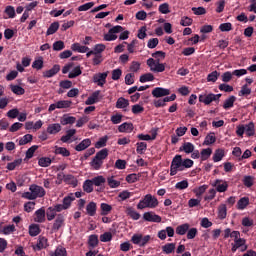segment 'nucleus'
<instances>
[{
  "instance_id": "nucleus-56",
  "label": "nucleus",
  "mask_w": 256,
  "mask_h": 256,
  "mask_svg": "<svg viewBox=\"0 0 256 256\" xmlns=\"http://www.w3.org/2000/svg\"><path fill=\"white\" fill-rule=\"evenodd\" d=\"M32 68L36 69L37 71H41V69H43V57H39L38 59L34 60L32 63Z\"/></svg>"
},
{
  "instance_id": "nucleus-23",
  "label": "nucleus",
  "mask_w": 256,
  "mask_h": 256,
  "mask_svg": "<svg viewBox=\"0 0 256 256\" xmlns=\"http://www.w3.org/2000/svg\"><path fill=\"white\" fill-rule=\"evenodd\" d=\"M58 71H61V67L59 65H54L50 70L43 73V77H46L47 79L54 77V75H57Z\"/></svg>"
},
{
  "instance_id": "nucleus-24",
  "label": "nucleus",
  "mask_w": 256,
  "mask_h": 256,
  "mask_svg": "<svg viewBox=\"0 0 256 256\" xmlns=\"http://www.w3.org/2000/svg\"><path fill=\"white\" fill-rule=\"evenodd\" d=\"M180 151H184V153L189 155L190 153H193V151H195V145H193V143H191V142H185L180 147Z\"/></svg>"
},
{
  "instance_id": "nucleus-51",
  "label": "nucleus",
  "mask_w": 256,
  "mask_h": 256,
  "mask_svg": "<svg viewBox=\"0 0 256 256\" xmlns=\"http://www.w3.org/2000/svg\"><path fill=\"white\" fill-rule=\"evenodd\" d=\"M51 256H67V249L63 246H58Z\"/></svg>"
},
{
  "instance_id": "nucleus-53",
  "label": "nucleus",
  "mask_w": 256,
  "mask_h": 256,
  "mask_svg": "<svg viewBox=\"0 0 256 256\" xmlns=\"http://www.w3.org/2000/svg\"><path fill=\"white\" fill-rule=\"evenodd\" d=\"M149 81H155V76L152 73H146L140 76V83H147Z\"/></svg>"
},
{
  "instance_id": "nucleus-28",
  "label": "nucleus",
  "mask_w": 256,
  "mask_h": 256,
  "mask_svg": "<svg viewBox=\"0 0 256 256\" xmlns=\"http://www.w3.org/2000/svg\"><path fill=\"white\" fill-rule=\"evenodd\" d=\"M75 133H77L76 129L67 130L66 135L62 136L60 141H62V143H69V141H71V137H73Z\"/></svg>"
},
{
  "instance_id": "nucleus-54",
  "label": "nucleus",
  "mask_w": 256,
  "mask_h": 256,
  "mask_svg": "<svg viewBox=\"0 0 256 256\" xmlns=\"http://www.w3.org/2000/svg\"><path fill=\"white\" fill-rule=\"evenodd\" d=\"M217 141V138L215 137V133H210L205 137L203 145H213Z\"/></svg>"
},
{
  "instance_id": "nucleus-62",
  "label": "nucleus",
  "mask_w": 256,
  "mask_h": 256,
  "mask_svg": "<svg viewBox=\"0 0 256 256\" xmlns=\"http://www.w3.org/2000/svg\"><path fill=\"white\" fill-rule=\"evenodd\" d=\"M4 13L9 17V19H15V7L6 6Z\"/></svg>"
},
{
  "instance_id": "nucleus-63",
  "label": "nucleus",
  "mask_w": 256,
  "mask_h": 256,
  "mask_svg": "<svg viewBox=\"0 0 256 256\" xmlns=\"http://www.w3.org/2000/svg\"><path fill=\"white\" fill-rule=\"evenodd\" d=\"M65 49V42L59 40L53 43V51H63Z\"/></svg>"
},
{
  "instance_id": "nucleus-9",
  "label": "nucleus",
  "mask_w": 256,
  "mask_h": 256,
  "mask_svg": "<svg viewBox=\"0 0 256 256\" xmlns=\"http://www.w3.org/2000/svg\"><path fill=\"white\" fill-rule=\"evenodd\" d=\"M124 29L122 26L112 27L107 34L104 35V41H115L117 39V33H123Z\"/></svg>"
},
{
  "instance_id": "nucleus-41",
  "label": "nucleus",
  "mask_w": 256,
  "mask_h": 256,
  "mask_svg": "<svg viewBox=\"0 0 256 256\" xmlns=\"http://www.w3.org/2000/svg\"><path fill=\"white\" fill-rule=\"evenodd\" d=\"M64 183H67V185H72L73 187H77L78 180L75 176L67 174Z\"/></svg>"
},
{
  "instance_id": "nucleus-42",
  "label": "nucleus",
  "mask_w": 256,
  "mask_h": 256,
  "mask_svg": "<svg viewBox=\"0 0 256 256\" xmlns=\"http://www.w3.org/2000/svg\"><path fill=\"white\" fill-rule=\"evenodd\" d=\"M74 199H75V196L73 194H70L63 198L62 205H64L66 209H69Z\"/></svg>"
},
{
  "instance_id": "nucleus-27",
  "label": "nucleus",
  "mask_w": 256,
  "mask_h": 256,
  "mask_svg": "<svg viewBox=\"0 0 256 256\" xmlns=\"http://www.w3.org/2000/svg\"><path fill=\"white\" fill-rule=\"evenodd\" d=\"M55 155H62V157H69L71 152L65 147L55 146L54 150Z\"/></svg>"
},
{
  "instance_id": "nucleus-34",
  "label": "nucleus",
  "mask_w": 256,
  "mask_h": 256,
  "mask_svg": "<svg viewBox=\"0 0 256 256\" xmlns=\"http://www.w3.org/2000/svg\"><path fill=\"white\" fill-rule=\"evenodd\" d=\"M91 181H92V184L95 185V187H101V185H105L107 179H105V177L100 175L92 178Z\"/></svg>"
},
{
  "instance_id": "nucleus-61",
  "label": "nucleus",
  "mask_w": 256,
  "mask_h": 256,
  "mask_svg": "<svg viewBox=\"0 0 256 256\" xmlns=\"http://www.w3.org/2000/svg\"><path fill=\"white\" fill-rule=\"evenodd\" d=\"M88 244L90 247H97L99 245V237L97 235H90Z\"/></svg>"
},
{
  "instance_id": "nucleus-3",
  "label": "nucleus",
  "mask_w": 256,
  "mask_h": 256,
  "mask_svg": "<svg viewBox=\"0 0 256 256\" xmlns=\"http://www.w3.org/2000/svg\"><path fill=\"white\" fill-rule=\"evenodd\" d=\"M109 157V150L107 148H104L100 151H98L95 155V157L90 162V166L94 171H99L101 167H103V160Z\"/></svg>"
},
{
  "instance_id": "nucleus-52",
  "label": "nucleus",
  "mask_w": 256,
  "mask_h": 256,
  "mask_svg": "<svg viewBox=\"0 0 256 256\" xmlns=\"http://www.w3.org/2000/svg\"><path fill=\"white\" fill-rule=\"evenodd\" d=\"M162 251L169 255L175 251V243H167L162 247Z\"/></svg>"
},
{
  "instance_id": "nucleus-10",
  "label": "nucleus",
  "mask_w": 256,
  "mask_h": 256,
  "mask_svg": "<svg viewBox=\"0 0 256 256\" xmlns=\"http://www.w3.org/2000/svg\"><path fill=\"white\" fill-rule=\"evenodd\" d=\"M71 105H73V102L69 100H60L54 104H51L48 111L51 113L52 111H55V109H69Z\"/></svg>"
},
{
  "instance_id": "nucleus-2",
  "label": "nucleus",
  "mask_w": 256,
  "mask_h": 256,
  "mask_svg": "<svg viewBox=\"0 0 256 256\" xmlns=\"http://www.w3.org/2000/svg\"><path fill=\"white\" fill-rule=\"evenodd\" d=\"M159 207V200L152 194H146L137 204V209H155Z\"/></svg>"
},
{
  "instance_id": "nucleus-20",
  "label": "nucleus",
  "mask_w": 256,
  "mask_h": 256,
  "mask_svg": "<svg viewBox=\"0 0 256 256\" xmlns=\"http://www.w3.org/2000/svg\"><path fill=\"white\" fill-rule=\"evenodd\" d=\"M135 129L133 123L124 122L120 126H118L119 133H131Z\"/></svg>"
},
{
  "instance_id": "nucleus-35",
  "label": "nucleus",
  "mask_w": 256,
  "mask_h": 256,
  "mask_svg": "<svg viewBox=\"0 0 256 256\" xmlns=\"http://www.w3.org/2000/svg\"><path fill=\"white\" fill-rule=\"evenodd\" d=\"M86 211L90 217H94L95 213H97V204L95 202H90L86 206Z\"/></svg>"
},
{
  "instance_id": "nucleus-30",
  "label": "nucleus",
  "mask_w": 256,
  "mask_h": 256,
  "mask_svg": "<svg viewBox=\"0 0 256 256\" xmlns=\"http://www.w3.org/2000/svg\"><path fill=\"white\" fill-rule=\"evenodd\" d=\"M129 107V100L125 99L124 97L118 98L116 101V108L117 109H127Z\"/></svg>"
},
{
  "instance_id": "nucleus-19",
  "label": "nucleus",
  "mask_w": 256,
  "mask_h": 256,
  "mask_svg": "<svg viewBox=\"0 0 256 256\" xmlns=\"http://www.w3.org/2000/svg\"><path fill=\"white\" fill-rule=\"evenodd\" d=\"M49 244H47V238L39 236L37 244L33 247L34 251H41V249H47Z\"/></svg>"
},
{
  "instance_id": "nucleus-39",
  "label": "nucleus",
  "mask_w": 256,
  "mask_h": 256,
  "mask_svg": "<svg viewBox=\"0 0 256 256\" xmlns=\"http://www.w3.org/2000/svg\"><path fill=\"white\" fill-rule=\"evenodd\" d=\"M158 11L162 15H169V13H171V9L169 8V3L165 2L160 4L158 7Z\"/></svg>"
},
{
  "instance_id": "nucleus-60",
  "label": "nucleus",
  "mask_w": 256,
  "mask_h": 256,
  "mask_svg": "<svg viewBox=\"0 0 256 256\" xmlns=\"http://www.w3.org/2000/svg\"><path fill=\"white\" fill-rule=\"evenodd\" d=\"M33 141V135L26 134L19 140V145H27V143H31Z\"/></svg>"
},
{
  "instance_id": "nucleus-58",
  "label": "nucleus",
  "mask_w": 256,
  "mask_h": 256,
  "mask_svg": "<svg viewBox=\"0 0 256 256\" xmlns=\"http://www.w3.org/2000/svg\"><path fill=\"white\" fill-rule=\"evenodd\" d=\"M136 151L139 155H143V153H145V151H147V143L145 142H138L136 144Z\"/></svg>"
},
{
  "instance_id": "nucleus-46",
  "label": "nucleus",
  "mask_w": 256,
  "mask_h": 256,
  "mask_svg": "<svg viewBox=\"0 0 256 256\" xmlns=\"http://www.w3.org/2000/svg\"><path fill=\"white\" fill-rule=\"evenodd\" d=\"M187 231H189V224L188 223L179 225L176 228L177 235H185V233H187Z\"/></svg>"
},
{
  "instance_id": "nucleus-33",
  "label": "nucleus",
  "mask_w": 256,
  "mask_h": 256,
  "mask_svg": "<svg viewBox=\"0 0 256 256\" xmlns=\"http://www.w3.org/2000/svg\"><path fill=\"white\" fill-rule=\"evenodd\" d=\"M41 233V228L38 224H32L29 226V235L30 237H37Z\"/></svg>"
},
{
  "instance_id": "nucleus-48",
  "label": "nucleus",
  "mask_w": 256,
  "mask_h": 256,
  "mask_svg": "<svg viewBox=\"0 0 256 256\" xmlns=\"http://www.w3.org/2000/svg\"><path fill=\"white\" fill-rule=\"evenodd\" d=\"M10 89L15 95H25V89L19 85H11Z\"/></svg>"
},
{
  "instance_id": "nucleus-32",
  "label": "nucleus",
  "mask_w": 256,
  "mask_h": 256,
  "mask_svg": "<svg viewBox=\"0 0 256 256\" xmlns=\"http://www.w3.org/2000/svg\"><path fill=\"white\" fill-rule=\"evenodd\" d=\"M46 217H47V221H53V219L57 217V211L55 210L54 206H50L47 208Z\"/></svg>"
},
{
  "instance_id": "nucleus-8",
  "label": "nucleus",
  "mask_w": 256,
  "mask_h": 256,
  "mask_svg": "<svg viewBox=\"0 0 256 256\" xmlns=\"http://www.w3.org/2000/svg\"><path fill=\"white\" fill-rule=\"evenodd\" d=\"M131 241L134 245H138L139 247H145V245H147V243L151 241V236H142L141 234H134L131 238Z\"/></svg>"
},
{
  "instance_id": "nucleus-13",
  "label": "nucleus",
  "mask_w": 256,
  "mask_h": 256,
  "mask_svg": "<svg viewBox=\"0 0 256 256\" xmlns=\"http://www.w3.org/2000/svg\"><path fill=\"white\" fill-rule=\"evenodd\" d=\"M167 95H171V90L162 87H156L152 90V96L156 99L161 97H167Z\"/></svg>"
},
{
  "instance_id": "nucleus-17",
  "label": "nucleus",
  "mask_w": 256,
  "mask_h": 256,
  "mask_svg": "<svg viewBox=\"0 0 256 256\" xmlns=\"http://www.w3.org/2000/svg\"><path fill=\"white\" fill-rule=\"evenodd\" d=\"M65 226V216L63 214H58L53 225H52V231H59L61 227Z\"/></svg>"
},
{
  "instance_id": "nucleus-43",
  "label": "nucleus",
  "mask_w": 256,
  "mask_h": 256,
  "mask_svg": "<svg viewBox=\"0 0 256 256\" xmlns=\"http://www.w3.org/2000/svg\"><path fill=\"white\" fill-rule=\"evenodd\" d=\"M57 31H59V22H54L52 23L47 32H46V35L49 36V35H55V33H57Z\"/></svg>"
},
{
  "instance_id": "nucleus-57",
  "label": "nucleus",
  "mask_w": 256,
  "mask_h": 256,
  "mask_svg": "<svg viewBox=\"0 0 256 256\" xmlns=\"http://www.w3.org/2000/svg\"><path fill=\"white\" fill-rule=\"evenodd\" d=\"M83 71H81L80 66H76L69 74L68 77L69 79H75V77H79Z\"/></svg>"
},
{
  "instance_id": "nucleus-1",
  "label": "nucleus",
  "mask_w": 256,
  "mask_h": 256,
  "mask_svg": "<svg viewBox=\"0 0 256 256\" xmlns=\"http://www.w3.org/2000/svg\"><path fill=\"white\" fill-rule=\"evenodd\" d=\"M29 191L30 192L23 193L22 197L24 199H29L30 201H34V199L45 197L46 195L45 188L37 184L30 185Z\"/></svg>"
},
{
  "instance_id": "nucleus-37",
  "label": "nucleus",
  "mask_w": 256,
  "mask_h": 256,
  "mask_svg": "<svg viewBox=\"0 0 256 256\" xmlns=\"http://www.w3.org/2000/svg\"><path fill=\"white\" fill-rule=\"evenodd\" d=\"M248 205H249V198L243 197L237 202V209H239L240 211H243V209H246Z\"/></svg>"
},
{
  "instance_id": "nucleus-31",
  "label": "nucleus",
  "mask_w": 256,
  "mask_h": 256,
  "mask_svg": "<svg viewBox=\"0 0 256 256\" xmlns=\"http://www.w3.org/2000/svg\"><path fill=\"white\" fill-rule=\"evenodd\" d=\"M107 183L110 189H117L121 185V181L116 180L115 176H110L107 178Z\"/></svg>"
},
{
  "instance_id": "nucleus-40",
  "label": "nucleus",
  "mask_w": 256,
  "mask_h": 256,
  "mask_svg": "<svg viewBox=\"0 0 256 256\" xmlns=\"http://www.w3.org/2000/svg\"><path fill=\"white\" fill-rule=\"evenodd\" d=\"M218 217L219 219H225L227 217V205L220 204L218 206Z\"/></svg>"
},
{
  "instance_id": "nucleus-21",
  "label": "nucleus",
  "mask_w": 256,
  "mask_h": 256,
  "mask_svg": "<svg viewBox=\"0 0 256 256\" xmlns=\"http://www.w3.org/2000/svg\"><path fill=\"white\" fill-rule=\"evenodd\" d=\"M61 129H62L61 124L54 123V124L48 125L46 131L48 135H57V133H60Z\"/></svg>"
},
{
  "instance_id": "nucleus-16",
  "label": "nucleus",
  "mask_w": 256,
  "mask_h": 256,
  "mask_svg": "<svg viewBox=\"0 0 256 256\" xmlns=\"http://www.w3.org/2000/svg\"><path fill=\"white\" fill-rule=\"evenodd\" d=\"M212 185L213 187H216V191H218V193H225V191H227V189L229 188V184H227V181L219 179L215 180Z\"/></svg>"
},
{
  "instance_id": "nucleus-50",
  "label": "nucleus",
  "mask_w": 256,
  "mask_h": 256,
  "mask_svg": "<svg viewBox=\"0 0 256 256\" xmlns=\"http://www.w3.org/2000/svg\"><path fill=\"white\" fill-rule=\"evenodd\" d=\"M207 191V185L199 186L193 190V193L196 195L198 199H201V196Z\"/></svg>"
},
{
  "instance_id": "nucleus-14",
  "label": "nucleus",
  "mask_w": 256,
  "mask_h": 256,
  "mask_svg": "<svg viewBox=\"0 0 256 256\" xmlns=\"http://www.w3.org/2000/svg\"><path fill=\"white\" fill-rule=\"evenodd\" d=\"M175 99H177V95L172 94L171 96L165 97L164 99L154 100L153 105L154 107L159 109V107H165L166 103H169L170 101H175Z\"/></svg>"
},
{
  "instance_id": "nucleus-5",
  "label": "nucleus",
  "mask_w": 256,
  "mask_h": 256,
  "mask_svg": "<svg viewBox=\"0 0 256 256\" xmlns=\"http://www.w3.org/2000/svg\"><path fill=\"white\" fill-rule=\"evenodd\" d=\"M179 171H185V169L183 168V164H182V156L181 155H176L171 162L170 165V175L171 177L177 175V173Z\"/></svg>"
},
{
  "instance_id": "nucleus-36",
  "label": "nucleus",
  "mask_w": 256,
  "mask_h": 256,
  "mask_svg": "<svg viewBox=\"0 0 256 256\" xmlns=\"http://www.w3.org/2000/svg\"><path fill=\"white\" fill-rule=\"evenodd\" d=\"M23 163V159L19 158L7 164L8 171H15L19 165Z\"/></svg>"
},
{
  "instance_id": "nucleus-11",
  "label": "nucleus",
  "mask_w": 256,
  "mask_h": 256,
  "mask_svg": "<svg viewBox=\"0 0 256 256\" xmlns=\"http://www.w3.org/2000/svg\"><path fill=\"white\" fill-rule=\"evenodd\" d=\"M101 99H103V95L101 94V91L97 90L87 98V100L85 101V105H95V103H99Z\"/></svg>"
},
{
  "instance_id": "nucleus-18",
  "label": "nucleus",
  "mask_w": 256,
  "mask_h": 256,
  "mask_svg": "<svg viewBox=\"0 0 256 256\" xmlns=\"http://www.w3.org/2000/svg\"><path fill=\"white\" fill-rule=\"evenodd\" d=\"M45 215L47 213L45 212V208H40L34 213V221L35 223H45Z\"/></svg>"
},
{
  "instance_id": "nucleus-47",
  "label": "nucleus",
  "mask_w": 256,
  "mask_h": 256,
  "mask_svg": "<svg viewBox=\"0 0 256 256\" xmlns=\"http://www.w3.org/2000/svg\"><path fill=\"white\" fill-rule=\"evenodd\" d=\"M93 181L92 180H86L83 183V191L85 193H93Z\"/></svg>"
},
{
  "instance_id": "nucleus-6",
  "label": "nucleus",
  "mask_w": 256,
  "mask_h": 256,
  "mask_svg": "<svg viewBox=\"0 0 256 256\" xmlns=\"http://www.w3.org/2000/svg\"><path fill=\"white\" fill-rule=\"evenodd\" d=\"M198 99L200 103H203L204 105H209L210 103H213V101H219V99H221V94L204 92L199 95Z\"/></svg>"
},
{
  "instance_id": "nucleus-44",
  "label": "nucleus",
  "mask_w": 256,
  "mask_h": 256,
  "mask_svg": "<svg viewBox=\"0 0 256 256\" xmlns=\"http://www.w3.org/2000/svg\"><path fill=\"white\" fill-rule=\"evenodd\" d=\"M77 119L73 116H66L64 115L63 118L61 119L60 123L61 125H73Z\"/></svg>"
},
{
  "instance_id": "nucleus-49",
  "label": "nucleus",
  "mask_w": 256,
  "mask_h": 256,
  "mask_svg": "<svg viewBox=\"0 0 256 256\" xmlns=\"http://www.w3.org/2000/svg\"><path fill=\"white\" fill-rule=\"evenodd\" d=\"M235 101H237V98L235 96H230L224 101L223 107L225 109H231V107H233V105L235 104Z\"/></svg>"
},
{
  "instance_id": "nucleus-22",
  "label": "nucleus",
  "mask_w": 256,
  "mask_h": 256,
  "mask_svg": "<svg viewBox=\"0 0 256 256\" xmlns=\"http://www.w3.org/2000/svg\"><path fill=\"white\" fill-rule=\"evenodd\" d=\"M88 147H91V139L86 138L75 146V151H85Z\"/></svg>"
},
{
  "instance_id": "nucleus-4",
  "label": "nucleus",
  "mask_w": 256,
  "mask_h": 256,
  "mask_svg": "<svg viewBox=\"0 0 256 256\" xmlns=\"http://www.w3.org/2000/svg\"><path fill=\"white\" fill-rule=\"evenodd\" d=\"M244 133L247 137H253V135H255V124L253 122H249L246 125H238L236 129L238 137H242Z\"/></svg>"
},
{
  "instance_id": "nucleus-15",
  "label": "nucleus",
  "mask_w": 256,
  "mask_h": 256,
  "mask_svg": "<svg viewBox=\"0 0 256 256\" xmlns=\"http://www.w3.org/2000/svg\"><path fill=\"white\" fill-rule=\"evenodd\" d=\"M93 83H96L99 87H103L107 83V72L95 74L93 76Z\"/></svg>"
},
{
  "instance_id": "nucleus-26",
  "label": "nucleus",
  "mask_w": 256,
  "mask_h": 256,
  "mask_svg": "<svg viewBox=\"0 0 256 256\" xmlns=\"http://www.w3.org/2000/svg\"><path fill=\"white\" fill-rule=\"evenodd\" d=\"M126 215L131 217V219H133L134 221H139V219H141V214L135 211V209H133L132 207L126 209Z\"/></svg>"
},
{
  "instance_id": "nucleus-64",
  "label": "nucleus",
  "mask_w": 256,
  "mask_h": 256,
  "mask_svg": "<svg viewBox=\"0 0 256 256\" xmlns=\"http://www.w3.org/2000/svg\"><path fill=\"white\" fill-rule=\"evenodd\" d=\"M127 183H137L139 181V175L133 173L126 176Z\"/></svg>"
},
{
  "instance_id": "nucleus-7",
  "label": "nucleus",
  "mask_w": 256,
  "mask_h": 256,
  "mask_svg": "<svg viewBox=\"0 0 256 256\" xmlns=\"http://www.w3.org/2000/svg\"><path fill=\"white\" fill-rule=\"evenodd\" d=\"M146 64L148 65L150 71H152V73H163V71H165V64L153 59V58H149L146 62Z\"/></svg>"
},
{
  "instance_id": "nucleus-38",
  "label": "nucleus",
  "mask_w": 256,
  "mask_h": 256,
  "mask_svg": "<svg viewBox=\"0 0 256 256\" xmlns=\"http://www.w3.org/2000/svg\"><path fill=\"white\" fill-rule=\"evenodd\" d=\"M213 150L211 148L202 149L200 152L201 161H207L211 157Z\"/></svg>"
},
{
  "instance_id": "nucleus-45",
  "label": "nucleus",
  "mask_w": 256,
  "mask_h": 256,
  "mask_svg": "<svg viewBox=\"0 0 256 256\" xmlns=\"http://www.w3.org/2000/svg\"><path fill=\"white\" fill-rule=\"evenodd\" d=\"M51 163H53V160H51L49 157H41L38 159V165L40 167H49Z\"/></svg>"
},
{
  "instance_id": "nucleus-12",
  "label": "nucleus",
  "mask_w": 256,
  "mask_h": 256,
  "mask_svg": "<svg viewBox=\"0 0 256 256\" xmlns=\"http://www.w3.org/2000/svg\"><path fill=\"white\" fill-rule=\"evenodd\" d=\"M143 219H144V221H148L150 223H161V221H162L161 216L155 214V212H153V211L145 212L143 214Z\"/></svg>"
},
{
  "instance_id": "nucleus-25",
  "label": "nucleus",
  "mask_w": 256,
  "mask_h": 256,
  "mask_svg": "<svg viewBox=\"0 0 256 256\" xmlns=\"http://www.w3.org/2000/svg\"><path fill=\"white\" fill-rule=\"evenodd\" d=\"M224 157H225V150L221 148L217 149L214 152L213 161L214 163H219V161H222Z\"/></svg>"
},
{
  "instance_id": "nucleus-59",
  "label": "nucleus",
  "mask_w": 256,
  "mask_h": 256,
  "mask_svg": "<svg viewBox=\"0 0 256 256\" xmlns=\"http://www.w3.org/2000/svg\"><path fill=\"white\" fill-rule=\"evenodd\" d=\"M243 183L245 185V187H253L254 183H255V177L253 176H244L243 178Z\"/></svg>"
},
{
  "instance_id": "nucleus-29",
  "label": "nucleus",
  "mask_w": 256,
  "mask_h": 256,
  "mask_svg": "<svg viewBox=\"0 0 256 256\" xmlns=\"http://www.w3.org/2000/svg\"><path fill=\"white\" fill-rule=\"evenodd\" d=\"M72 51H75L76 53H87L89 51V47L87 46H81L79 43H74L71 45Z\"/></svg>"
},
{
  "instance_id": "nucleus-55",
  "label": "nucleus",
  "mask_w": 256,
  "mask_h": 256,
  "mask_svg": "<svg viewBox=\"0 0 256 256\" xmlns=\"http://www.w3.org/2000/svg\"><path fill=\"white\" fill-rule=\"evenodd\" d=\"M152 57L155 61H158L161 63V61H163V59H165L166 54L163 51H156V52L152 53Z\"/></svg>"
}]
</instances>
